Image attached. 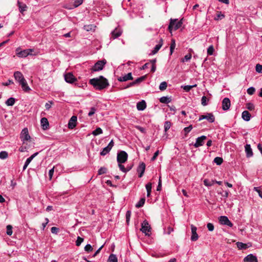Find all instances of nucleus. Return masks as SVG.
Instances as JSON below:
<instances>
[{"label":"nucleus","instance_id":"1","mask_svg":"<svg viewBox=\"0 0 262 262\" xmlns=\"http://www.w3.org/2000/svg\"><path fill=\"white\" fill-rule=\"evenodd\" d=\"M90 83L96 89L99 90L104 89L109 85L107 80L102 76H100L99 78L90 79Z\"/></svg>","mask_w":262,"mask_h":262},{"label":"nucleus","instance_id":"2","mask_svg":"<svg viewBox=\"0 0 262 262\" xmlns=\"http://www.w3.org/2000/svg\"><path fill=\"white\" fill-rule=\"evenodd\" d=\"M34 51V50L33 49H28L21 51L20 49L18 48L16 50V54L19 57L25 58L28 55H36V53H33Z\"/></svg>","mask_w":262,"mask_h":262},{"label":"nucleus","instance_id":"3","mask_svg":"<svg viewBox=\"0 0 262 262\" xmlns=\"http://www.w3.org/2000/svg\"><path fill=\"white\" fill-rule=\"evenodd\" d=\"M182 25V19L179 20L178 19H170V23L168 26V30L169 32H171L172 30H178Z\"/></svg>","mask_w":262,"mask_h":262},{"label":"nucleus","instance_id":"4","mask_svg":"<svg viewBox=\"0 0 262 262\" xmlns=\"http://www.w3.org/2000/svg\"><path fill=\"white\" fill-rule=\"evenodd\" d=\"M140 230L145 235L150 236L151 234V227L146 220H144L142 223Z\"/></svg>","mask_w":262,"mask_h":262},{"label":"nucleus","instance_id":"5","mask_svg":"<svg viewBox=\"0 0 262 262\" xmlns=\"http://www.w3.org/2000/svg\"><path fill=\"white\" fill-rule=\"evenodd\" d=\"M106 61L105 59L98 61L94 66L91 68L92 72L99 71L103 69V67L106 64Z\"/></svg>","mask_w":262,"mask_h":262},{"label":"nucleus","instance_id":"6","mask_svg":"<svg viewBox=\"0 0 262 262\" xmlns=\"http://www.w3.org/2000/svg\"><path fill=\"white\" fill-rule=\"evenodd\" d=\"M127 154L125 151H121L117 154V162L118 163H124L127 161Z\"/></svg>","mask_w":262,"mask_h":262},{"label":"nucleus","instance_id":"7","mask_svg":"<svg viewBox=\"0 0 262 262\" xmlns=\"http://www.w3.org/2000/svg\"><path fill=\"white\" fill-rule=\"evenodd\" d=\"M203 119H206L209 122L213 123L215 121V117L212 113H206V115H201L199 121H201Z\"/></svg>","mask_w":262,"mask_h":262},{"label":"nucleus","instance_id":"8","mask_svg":"<svg viewBox=\"0 0 262 262\" xmlns=\"http://www.w3.org/2000/svg\"><path fill=\"white\" fill-rule=\"evenodd\" d=\"M20 137L24 143L25 141H27L30 139V136L29 134L27 128H25L22 130Z\"/></svg>","mask_w":262,"mask_h":262},{"label":"nucleus","instance_id":"9","mask_svg":"<svg viewBox=\"0 0 262 262\" xmlns=\"http://www.w3.org/2000/svg\"><path fill=\"white\" fill-rule=\"evenodd\" d=\"M220 223L222 225H227L230 227L233 226V224L226 216H221L219 217Z\"/></svg>","mask_w":262,"mask_h":262},{"label":"nucleus","instance_id":"10","mask_svg":"<svg viewBox=\"0 0 262 262\" xmlns=\"http://www.w3.org/2000/svg\"><path fill=\"white\" fill-rule=\"evenodd\" d=\"M122 30L119 28H115L113 31L111 32V39H115L122 34Z\"/></svg>","mask_w":262,"mask_h":262},{"label":"nucleus","instance_id":"11","mask_svg":"<svg viewBox=\"0 0 262 262\" xmlns=\"http://www.w3.org/2000/svg\"><path fill=\"white\" fill-rule=\"evenodd\" d=\"M207 139L206 136H202L200 137H198L196 139V142L194 144V146L196 148L199 147L201 146H202L204 144V141Z\"/></svg>","mask_w":262,"mask_h":262},{"label":"nucleus","instance_id":"12","mask_svg":"<svg viewBox=\"0 0 262 262\" xmlns=\"http://www.w3.org/2000/svg\"><path fill=\"white\" fill-rule=\"evenodd\" d=\"M64 80L68 83H73L77 79L72 73H68L64 75Z\"/></svg>","mask_w":262,"mask_h":262},{"label":"nucleus","instance_id":"13","mask_svg":"<svg viewBox=\"0 0 262 262\" xmlns=\"http://www.w3.org/2000/svg\"><path fill=\"white\" fill-rule=\"evenodd\" d=\"M14 77L19 84L25 79L23 74L19 71H16L14 73Z\"/></svg>","mask_w":262,"mask_h":262},{"label":"nucleus","instance_id":"14","mask_svg":"<svg viewBox=\"0 0 262 262\" xmlns=\"http://www.w3.org/2000/svg\"><path fill=\"white\" fill-rule=\"evenodd\" d=\"M191 240L192 241H196L198 240L199 236L196 233L197 228L196 227L193 226V225H191Z\"/></svg>","mask_w":262,"mask_h":262},{"label":"nucleus","instance_id":"15","mask_svg":"<svg viewBox=\"0 0 262 262\" xmlns=\"http://www.w3.org/2000/svg\"><path fill=\"white\" fill-rule=\"evenodd\" d=\"M77 118L76 116H73L70 119L68 123V127L70 129L74 128L76 125Z\"/></svg>","mask_w":262,"mask_h":262},{"label":"nucleus","instance_id":"16","mask_svg":"<svg viewBox=\"0 0 262 262\" xmlns=\"http://www.w3.org/2000/svg\"><path fill=\"white\" fill-rule=\"evenodd\" d=\"M230 106V100L228 98H225L222 101V108L224 111L229 110Z\"/></svg>","mask_w":262,"mask_h":262},{"label":"nucleus","instance_id":"17","mask_svg":"<svg viewBox=\"0 0 262 262\" xmlns=\"http://www.w3.org/2000/svg\"><path fill=\"white\" fill-rule=\"evenodd\" d=\"M145 166H145V163L143 162H142L141 163H140L139 164V166L138 167L137 172L139 173V178H141L143 176V175L144 173V171H145Z\"/></svg>","mask_w":262,"mask_h":262},{"label":"nucleus","instance_id":"18","mask_svg":"<svg viewBox=\"0 0 262 262\" xmlns=\"http://www.w3.org/2000/svg\"><path fill=\"white\" fill-rule=\"evenodd\" d=\"M244 262H258L257 257L252 254L246 256L244 259Z\"/></svg>","mask_w":262,"mask_h":262},{"label":"nucleus","instance_id":"19","mask_svg":"<svg viewBox=\"0 0 262 262\" xmlns=\"http://www.w3.org/2000/svg\"><path fill=\"white\" fill-rule=\"evenodd\" d=\"M38 154V152H35L34 154H33L32 156H31L29 158H27L26 160V162L25 163V164L23 166V170H25L30 163L32 161V160Z\"/></svg>","mask_w":262,"mask_h":262},{"label":"nucleus","instance_id":"20","mask_svg":"<svg viewBox=\"0 0 262 262\" xmlns=\"http://www.w3.org/2000/svg\"><path fill=\"white\" fill-rule=\"evenodd\" d=\"M245 149L247 157L250 158L253 156V151L250 144H246Z\"/></svg>","mask_w":262,"mask_h":262},{"label":"nucleus","instance_id":"21","mask_svg":"<svg viewBox=\"0 0 262 262\" xmlns=\"http://www.w3.org/2000/svg\"><path fill=\"white\" fill-rule=\"evenodd\" d=\"M21 85L23 90L25 92H29L31 91V89L28 86L27 82L26 79L23 80L21 83H19Z\"/></svg>","mask_w":262,"mask_h":262},{"label":"nucleus","instance_id":"22","mask_svg":"<svg viewBox=\"0 0 262 262\" xmlns=\"http://www.w3.org/2000/svg\"><path fill=\"white\" fill-rule=\"evenodd\" d=\"M146 107V103L145 100H142L137 104V108L138 111H143Z\"/></svg>","mask_w":262,"mask_h":262},{"label":"nucleus","instance_id":"23","mask_svg":"<svg viewBox=\"0 0 262 262\" xmlns=\"http://www.w3.org/2000/svg\"><path fill=\"white\" fill-rule=\"evenodd\" d=\"M133 79V78L132 77V73H128L127 74H126L124 76L120 77L119 78H118V80L119 81L122 82V81H126L128 80H132Z\"/></svg>","mask_w":262,"mask_h":262},{"label":"nucleus","instance_id":"24","mask_svg":"<svg viewBox=\"0 0 262 262\" xmlns=\"http://www.w3.org/2000/svg\"><path fill=\"white\" fill-rule=\"evenodd\" d=\"M41 125L43 129H47L49 128V123L48 119L45 118H42L40 120Z\"/></svg>","mask_w":262,"mask_h":262},{"label":"nucleus","instance_id":"25","mask_svg":"<svg viewBox=\"0 0 262 262\" xmlns=\"http://www.w3.org/2000/svg\"><path fill=\"white\" fill-rule=\"evenodd\" d=\"M242 117L245 121H248L250 120L251 115L248 111H244L242 113Z\"/></svg>","mask_w":262,"mask_h":262},{"label":"nucleus","instance_id":"26","mask_svg":"<svg viewBox=\"0 0 262 262\" xmlns=\"http://www.w3.org/2000/svg\"><path fill=\"white\" fill-rule=\"evenodd\" d=\"M18 6L19 7V10L20 13H23L24 11H25L27 9V6L26 4H23L20 2H17Z\"/></svg>","mask_w":262,"mask_h":262},{"label":"nucleus","instance_id":"27","mask_svg":"<svg viewBox=\"0 0 262 262\" xmlns=\"http://www.w3.org/2000/svg\"><path fill=\"white\" fill-rule=\"evenodd\" d=\"M171 101V98L167 96H163L160 98V102L163 103H168Z\"/></svg>","mask_w":262,"mask_h":262},{"label":"nucleus","instance_id":"28","mask_svg":"<svg viewBox=\"0 0 262 262\" xmlns=\"http://www.w3.org/2000/svg\"><path fill=\"white\" fill-rule=\"evenodd\" d=\"M15 102V99L13 97H10L7 100L5 103L7 106H13Z\"/></svg>","mask_w":262,"mask_h":262},{"label":"nucleus","instance_id":"29","mask_svg":"<svg viewBox=\"0 0 262 262\" xmlns=\"http://www.w3.org/2000/svg\"><path fill=\"white\" fill-rule=\"evenodd\" d=\"M162 42H163V40H162V38H161L160 42L155 46V47L154 48V50L152 51V53L154 54H156L159 50V49L161 48V47L162 46Z\"/></svg>","mask_w":262,"mask_h":262},{"label":"nucleus","instance_id":"30","mask_svg":"<svg viewBox=\"0 0 262 262\" xmlns=\"http://www.w3.org/2000/svg\"><path fill=\"white\" fill-rule=\"evenodd\" d=\"M96 26L94 25H85L83 28L86 31H94L95 30Z\"/></svg>","mask_w":262,"mask_h":262},{"label":"nucleus","instance_id":"31","mask_svg":"<svg viewBox=\"0 0 262 262\" xmlns=\"http://www.w3.org/2000/svg\"><path fill=\"white\" fill-rule=\"evenodd\" d=\"M107 262H118L116 255L113 254H111L108 257Z\"/></svg>","mask_w":262,"mask_h":262},{"label":"nucleus","instance_id":"32","mask_svg":"<svg viewBox=\"0 0 262 262\" xmlns=\"http://www.w3.org/2000/svg\"><path fill=\"white\" fill-rule=\"evenodd\" d=\"M236 244L237 247L240 250L246 249L248 248L247 245L246 244L242 242H237Z\"/></svg>","mask_w":262,"mask_h":262},{"label":"nucleus","instance_id":"33","mask_svg":"<svg viewBox=\"0 0 262 262\" xmlns=\"http://www.w3.org/2000/svg\"><path fill=\"white\" fill-rule=\"evenodd\" d=\"M146 78V75L141 76L137 79H136L135 81H134L135 84H139L144 81Z\"/></svg>","mask_w":262,"mask_h":262},{"label":"nucleus","instance_id":"34","mask_svg":"<svg viewBox=\"0 0 262 262\" xmlns=\"http://www.w3.org/2000/svg\"><path fill=\"white\" fill-rule=\"evenodd\" d=\"M145 202V198H141L140 201L136 204V207L137 208H140L142 207Z\"/></svg>","mask_w":262,"mask_h":262},{"label":"nucleus","instance_id":"35","mask_svg":"<svg viewBox=\"0 0 262 262\" xmlns=\"http://www.w3.org/2000/svg\"><path fill=\"white\" fill-rule=\"evenodd\" d=\"M213 161L215 163H216V165H220L223 163V159L222 158L217 157L214 159Z\"/></svg>","mask_w":262,"mask_h":262},{"label":"nucleus","instance_id":"36","mask_svg":"<svg viewBox=\"0 0 262 262\" xmlns=\"http://www.w3.org/2000/svg\"><path fill=\"white\" fill-rule=\"evenodd\" d=\"M102 129L100 127H97L95 130L93 131L92 134L94 136H96L98 135L102 134Z\"/></svg>","mask_w":262,"mask_h":262},{"label":"nucleus","instance_id":"37","mask_svg":"<svg viewBox=\"0 0 262 262\" xmlns=\"http://www.w3.org/2000/svg\"><path fill=\"white\" fill-rule=\"evenodd\" d=\"M111 150V149L110 148V147L106 146L103 148L102 150L100 152V155L104 156L108 153Z\"/></svg>","mask_w":262,"mask_h":262},{"label":"nucleus","instance_id":"38","mask_svg":"<svg viewBox=\"0 0 262 262\" xmlns=\"http://www.w3.org/2000/svg\"><path fill=\"white\" fill-rule=\"evenodd\" d=\"M225 17V15L222 14L221 12H217L216 16L214 17V20H219Z\"/></svg>","mask_w":262,"mask_h":262},{"label":"nucleus","instance_id":"39","mask_svg":"<svg viewBox=\"0 0 262 262\" xmlns=\"http://www.w3.org/2000/svg\"><path fill=\"white\" fill-rule=\"evenodd\" d=\"M196 86V84L192 85H184L182 86V88L186 92H189L192 88Z\"/></svg>","mask_w":262,"mask_h":262},{"label":"nucleus","instance_id":"40","mask_svg":"<svg viewBox=\"0 0 262 262\" xmlns=\"http://www.w3.org/2000/svg\"><path fill=\"white\" fill-rule=\"evenodd\" d=\"M192 129V125H190L188 127H185L183 129V132L185 134V137L187 136V135L191 130Z\"/></svg>","mask_w":262,"mask_h":262},{"label":"nucleus","instance_id":"41","mask_svg":"<svg viewBox=\"0 0 262 262\" xmlns=\"http://www.w3.org/2000/svg\"><path fill=\"white\" fill-rule=\"evenodd\" d=\"M176 47V42L174 39L171 40V42L170 47V54L171 55L173 52V50Z\"/></svg>","mask_w":262,"mask_h":262},{"label":"nucleus","instance_id":"42","mask_svg":"<svg viewBox=\"0 0 262 262\" xmlns=\"http://www.w3.org/2000/svg\"><path fill=\"white\" fill-rule=\"evenodd\" d=\"M8 157V154L6 151H2L0 152V159H6Z\"/></svg>","mask_w":262,"mask_h":262},{"label":"nucleus","instance_id":"43","mask_svg":"<svg viewBox=\"0 0 262 262\" xmlns=\"http://www.w3.org/2000/svg\"><path fill=\"white\" fill-rule=\"evenodd\" d=\"M192 55L190 53L186 54L183 58L181 59V62H185L189 61L191 58Z\"/></svg>","mask_w":262,"mask_h":262},{"label":"nucleus","instance_id":"44","mask_svg":"<svg viewBox=\"0 0 262 262\" xmlns=\"http://www.w3.org/2000/svg\"><path fill=\"white\" fill-rule=\"evenodd\" d=\"M167 86V82L165 81H163L160 83V86H159V89L161 91H164L166 89Z\"/></svg>","mask_w":262,"mask_h":262},{"label":"nucleus","instance_id":"45","mask_svg":"<svg viewBox=\"0 0 262 262\" xmlns=\"http://www.w3.org/2000/svg\"><path fill=\"white\" fill-rule=\"evenodd\" d=\"M107 172V168L105 167H101L98 171V174L101 175L106 173Z\"/></svg>","mask_w":262,"mask_h":262},{"label":"nucleus","instance_id":"46","mask_svg":"<svg viewBox=\"0 0 262 262\" xmlns=\"http://www.w3.org/2000/svg\"><path fill=\"white\" fill-rule=\"evenodd\" d=\"M213 180H212V181H209V180L208 179H205L204 181H203V183H204V184L206 186H212L213 184Z\"/></svg>","mask_w":262,"mask_h":262},{"label":"nucleus","instance_id":"47","mask_svg":"<svg viewBox=\"0 0 262 262\" xmlns=\"http://www.w3.org/2000/svg\"><path fill=\"white\" fill-rule=\"evenodd\" d=\"M74 8H77L83 3V0H74Z\"/></svg>","mask_w":262,"mask_h":262},{"label":"nucleus","instance_id":"48","mask_svg":"<svg viewBox=\"0 0 262 262\" xmlns=\"http://www.w3.org/2000/svg\"><path fill=\"white\" fill-rule=\"evenodd\" d=\"M171 126L170 122L167 121L164 123V131L165 132H167V130L170 128Z\"/></svg>","mask_w":262,"mask_h":262},{"label":"nucleus","instance_id":"49","mask_svg":"<svg viewBox=\"0 0 262 262\" xmlns=\"http://www.w3.org/2000/svg\"><path fill=\"white\" fill-rule=\"evenodd\" d=\"M7 228V235L10 236L12 234V227L11 225H7L6 227Z\"/></svg>","mask_w":262,"mask_h":262},{"label":"nucleus","instance_id":"50","mask_svg":"<svg viewBox=\"0 0 262 262\" xmlns=\"http://www.w3.org/2000/svg\"><path fill=\"white\" fill-rule=\"evenodd\" d=\"M214 50L213 46H210L207 49V54L209 55H212L213 53Z\"/></svg>","mask_w":262,"mask_h":262},{"label":"nucleus","instance_id":"51","mask_svg":"<svg viewBox=\"0 0 262 262\" xmlns=\"http://www.w3.org/2000/svg\"><path fill=\"white\" fill-rule=\"evenodd\" d=\"M253 190L258 193L259 196L262 199V189H260L259 187H254Z\"/></svg>","mask_w":262,"mask_h":262},{"label":"nucleus","instance_id":"52","mask_svg":"<svg viewBox=\"0 0 262 262\" xmlns=\"http://www.w3.org/2000/svg\"><path fill=\"white\" fill-rule=\"evenodd\" d=\"M208 99L207 98V97L205 96H203L202 97V99H201V104L203 105V106H206L207 105V101H208Z\"/></svg>","mask_w":262,"mask_h":262},{"label":"nucleus","instance_id":"53","mask_svg":"<svg viewBox=\"0 0 262 262\" xmlns=\"http://www.w3.org/2000/svg\"><path fill=\"white\" fill-rule=\"evenodd\" d=\"M246 107L248 110H249V111H253L254 110V105L253 103H248L247 104H246Z\"/></svg>","mask_w":262,"mask_h":262},{"label":"nucleus","instance_id":"54","mask_svg":"<svg viewBox=\"0 0 262 262\" xmlns=\"http://www.w3.org/2000/svg\"><path fill=\"white\" fill-rule=\"evenodd\" d=\"M83 241V238L82 237H80V236H78L77 238V240L76 241V245L77 246H79L82 242Z\"/></svg>","mask_w":262,"mask_h":262},{"label":"nucleus","instance_id":"55","mask_svg":"<svg viewBox=\"0 0 262 262\" xmlns=\"http://www.w3.org/2000/svg\"><path fill=\"white\" fill-rule=\"evenodd\" d=\"M255 70L258 73H262V65L257 64L255 67Z\"/></svg>","mask_w":262,"mask_h":262},{"label":"nucleus","instance_id":"56","mask_svg":"<svg viewBox=\"0 0 262 262\" xmlns=\"http://www.w3.org/2000/svg\"><path fill=\"white\" fill-rule=\"evenodd\" d=\"M255 91V89L253 87H250L247 89V93L250 95H253Z\"/></svg>","mask_w":262,"mask_h":262},{"label":"nucleus","instance_id":"57","mask_svg":"<svg viewBox=\"0 0 262 262\" xmlns=\"http://www.w3.org/2000/svg\"><path fill=\"white\" fill-rule=\"evenodd\" d=\"M84 250L86 252H91L93 250V248L90 244H87L84 247Z\"/></svg>","mask_w":262,"mask_h":262},{"label":"nucleus","instance_id":"58","mask_svg":"<svg viewBox=\"0 0 262 262\" xmlns=\"http://www.w3.org/2000/svg\"><path fill=\"white\" fill-rule=\"evenodd\" d=\"M130 215H131V211L128 210L126 213V221L127 224L129 223Z\"/></svg>","mask_w":262,"mask_h":262},{"label":"nucleus","instance_id":"59","mask_svg":"<svg viewBox=\"0 0 262 262\" xmlns=\"http://www.w3.org/2000/svg\"><path fill=\"white\" fill-rule=\"evenodd\" d=\"M51 231L52 233L57 234L59 232V228L56 227H53L51 229Z\"/></svg>","mask_w":262,"mask_h":262},{"label":"nucleus","instance_id":"60","mask_svg":"<svg viewBox=\"0 0 262 262\" xmlns=\"http://www.w3.org/2000/svg\"><path fill=\"white\" fill-rule=\"evenodd\" d=\"M96 111V110L94 107H91L90 109V111L88 113V116L89 117L93 116L95 114Z\"/></svg>","mask_w":262,"mask_h":262},{"label":"nucleus","instance_id":"61","mask_svg":"<svg viewBox=\"0 0 262 262\" xmlns=\"http://www.w3.org/2000/svg\"><path fill=\"white\" fill-rule=\"evenodd\" d=\"M207 227L209 231H212L214 230V225L213 224L209 223L207 224Z\"/></svg>","mask_w":262,"mask_h":262},{"label":"nucleus","instance_id":"62","mask_svg":"<svg viewBox=\"0 0 262 262\" xmlns=\"http://www.w3.org/2000/svg\"><path fill=\"white\" fill-rule=\"evenodd\" d=\"M161 177H160L159 179V182H158V186L157 188V191H160L162 188V180H161Z\"/></svg>","mask_w":262,"mask_h":262},{"label":"nucleus","instance_id":"63","mask_svg":"<svg viewBox=\"0 0 262 262\" xmlns=\"http://www.w3.org/2000/svg\"><path fill=\"white\" fill-rule=\"evenodd\" d=\"M53 104V102L52 101H49V103H46L45 104V107L46 110H49L51 107V105Z\"/></svg>","mask_w":262,"mask_h":262},{"label":"nucleus","instance_id":"64","mask_svg":"<svg viewBox=\"0 0 262 262\" xmlns=\"http://www.w3.org/2000/svg\"><path fill=\"white\" fill-rule=\"evenodd\" d=\"M146 189L147 191H151L152 184L151 183H148L146 185Z\"/></svg>","mask_w":262,"mask_h":262}]
</instances>
